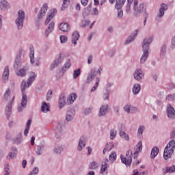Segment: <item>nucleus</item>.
<instances>
[{"mask_svg": "<svg viewBox=\"0 0 175 175\" xmlns=\"http://www.w3.org/2000/svg\"><path fill=\"white\" fill-rule=\"evenodd\" d=\"M144 131V126H140L138 129V135L142 136L143 135V132Z\"/></svg>", "mask_w": 175, "mask_h": 175, "instance_id": "obj_55", "label": "nucleus"}, {"mask_svg": "<svg viewBox=\"0 0 175 175\" xmlns=\"http://www.w3.org/2000/svg\"><path fill=\"white\" fill-rule=\"evenodd\" d=\"M152 40H154V37L150 36L149 37L146 38L142 43V51L143 54L140 58V64H145L146 61L148 58V50H150V44L152 43Z\"/></svg>", "mask_w": 175, "mask_h": 175, "instance_id": "obj_1", "label": "nucleus"}, {"mask_svg": "<svg viewBox=\"0 0 175 175\" xmlns=\"http://www.w3.org/2000/svg\"><path fill=\"white\" fill-rule=\"evenodd\" d=\"M29 57L31 64H35V51L33 48H30Z\"/></svg>", "mask_w": 175, "mask_h": 175, "instance_id": "obj_36", "label": "nucleus"}, {"mask_svg": "<svg viewBox=\"0 0 175 175\" xmlns=\"http://www.w3.org/2000/svg\"><path fill=\"white\" fill-rule=\"evenodd\" d=\"M60 42L61 43H66L68 42V37L66 36H60Z\"/></svg>", "mask_w": 175, "mask_h": 175, "instance_id": "obj_57", "label": "nucleus"}, {"mask_svg": "<svg viewBox=\"0 0 175 175\" xmlns=\"http://www.w3.org/2000/svg\"><path fill=\"white\" fill-rule=\"evenodd\" d=\"M137 33H139V29H136L134 33H132L130 36L126 40L124 44H129V43H132L136 39L137 36Z\"/></svg>", "mask_w": 175, "mask_h": 175, "instance_id": "obj_13", "label": "nucleus"}, {"mask_svg": "<svg viewBox=\"0 0 175 175\" xmlns=\"http://www.w3.org/2000/svg\"><path fill=\"white\" fill-rule=\"evenodd\" d=\"M174 148H175V140L172 139L167 144L164 150L163 158L165 161H167L169 158H172V155H173V153L174 152Z\"/></svg>", "mask_w": 175, "mask_h": 175, "instance_id": "obj_2", "label": "nucleus"}, {"mask_svg": "<svg viewBox=\"0 0 175 175\" xmlns=\"http://www.w3.org/2000/svg\"><path fill=\"white\" fill-rule=\"evenodd\" d=\"M32 122V120L31 119H29L27 124L26 127L24 131V135L28 136V132H29V128H31V123Z\"/></svg>", "mask_w": 175, "mask_h": 175, "instance_id": "obj_34", "label": "nucleus"}, {"mask_svg": "<svg viewBox=\"0 0 175 175\" xmlns=\"http://www.w3.org/2000/svg\"><path fill=\"white\" fill-rule=\"evenodd\" d=\"M39 173V168L36 167L33 169V170L29 173L30 175H36Z\"/></svg>", "mask_w": 175, "mask_h": 175, "instance_id": "obj_54", "label": "nucleus"}, {"mask_svg": "<svg viewBox=\"0 0 175 175\" xmlns=\"http://www.w3.org/2000/svg\"><path fill=\"white\" fill-rule=\"evenodd\" d=\"M18 68H21V59L20 57H16L14 64V68L17 70Z\"/></svg>", "mask_w": 175, "mask_h": 175, "instance_id": "obj_37", "label": "nucleus"}, {"mask_svg": "<svg viewBox=\"0 0 175 175\" xmlns=\"http://www.w3.org/2000/svg\"><path fill=\"white\" fill-rule=\"evenodd\" d=\"M69 1L70 0H63V4L61 8V10L64 12L68 8V5H69Z\"/></svg>", "mask_w": 175, "mask_h": 175, "instance_id": "obj_45", "label": "nucleus"}, {"mask_svg": "<svg viewBox=\"0 0 175 175\" xmlns=\"http://www.w3.org/2000/svg\"><path fill=\"white\" fill-rule=\"evenodd\" d=\"M14 102V96L12 97L8 105L5 107V112H12V105Z\"/></svg>", "mask_w": 175, "mask_h": 175, "instance_id": "obj_38", "label": "nucleus"}, {"mask_svg": "<svg viewBox=\"0 0 175 175\" xmlns=\"http://www.w3.org/2000/svg\"><path fill=\"white\" fill-rule=\"evenodd\" d=\"M133 77L135 80H137V81H142V79L144 78L143 70H142L141 68L136 69L135 72L133 73Z\"/></svg>", "mask_w": 175, "mask_h": 175, "instance_id": "obj_10", "label": "nucleus"}, {"mask_svg": "<svg viewBox=\"0 0 175 175\" xmlns=\"http://www.w3.org/2000/svg\"><path fill=\"white\" fill-rule=\"evenodd\" d=\"M132 155H133V154L132 153V150H129L126 152V157H124V156H122V154H121L120 158H121V161H122V163H124V165H126V166H131V165L132 163Z\"/></svg>", "mask_w": 175, "mask_h": 175, "instance_id": "obj_8", "label": "nucleus"}, {"mask_svg": "<svg viewBox=\"0 0 175 175\" xmlns=\"http://www.w3.org/2000/svg\"><path fill=\"white\" fill-rule=\"evenodd\" d=\"M99 81L100 79L98 77L96 78V83L95 85L93 86V88L91 89V92H94V91H95L96 90V88H98V85H99Z\"/></svg>", "mask_w": 175, "mask_h": 175, "instance_id": "obj_47", "label": "nucleus"}, {"mask_svg": "<svg viewBox=\"0 0 175 175\" xmlns=\"http://www.w3.org/2000/svg\"><path fill=\"white\" fill-rule=\"evenodd\" d=\"M44 148V146L43 144L39 145L37 146V150L36 151V154L38 155H42V150Z\"/></svg>", "mask_w": 175, "mask_h": 175, "instance_id": "obj_43", "label": "nucleus"}, {"mask_svg": "<svg viewBox=\"0 0 175 175\" xmlns=\"http://www.w3.org/2000/svg\"><path fill=\"white\" fill-rule=\"evenodd\" d=\"M47 9H49V6H47V3H44L43 6L41 8L39 11L37 16L36 18V25L39 28L40 27V24L42 23V21L46 16V13L47 12Z\"/></svg>", "mask_w": 175, "mask_h": 175, "instance_id": "obj_4", "label": "nucleus"}, {"mask_svg": "<svg viewBox=\"0 0 175 175\" xmlns=\"http://www.w3.org/2000/svg\"><path fill=\"white\" fill-rule=\"evenodd\" d=\"M101 74H102V69L97 70L95 68H92L90 70L86 79L87 84H90V83H92V81H94V80H95V77H96V75H99L100 76Z\"/></svg>", "mask_w": 175, "mask_h": 175, "instance_id": "obj_7", "label": "nucleus"}, {"mask_svg": "<svg viewBox=\"0 0 175 175\" xmlns=\"http://www.w3.org/2000/svg\"><path fill=\"white\" fill-rule=\"evenodd\" d=\"M66 105V96L65 94H62L59 98V108L62 109Z\"/></svg>", "mask_w": 175, "mask_h": 175, "instance_id": "obj_17", "label": "nucleus"}, {"mask_svg": "<svg viewBox=\"0 0 175 175\" xmlns=\"http://www.w3.org/2000/svg\"><path fill=\"white\" fill-rule=\"evenodd\" d=\"M55 13H57V10L55 9L51 10V12L48 13V16L45 21V25H47V24L53 20L54 16H55Z\"/></svg>", "mask_w": 175, "mask_h": 175, "instance_id": "obj_15", "label": "nucleus"}, {"mask_svg": "<svg viewBox=\"0 0 175 175\" xmlns=\"http://www.w3.org/2000/svg\"><path fill=\"white\" fill-rule=\"evenodd\" d=\"M135 151L134 153L135 157L137 158V155H139V152L143 150V144H142V141H139L137 144L136 145Z\"/></svg>", "mask_w": 175, "mask_h": 175, "instance_id": "obj_23", "label": "nucleus"}, {"mask_svg": "<svg viewBox=\"0 0 175 175\" xmlns=\"http://www.w3.org/2000/svg\"><path fill=\"white\" fill-rule=\"evenodd\" d=\"M167 169H168V173H173L174 172H175V165L167 167Z\"/></svg>", "mask_w": 175, "mask_h": 175, "instance_id": "obj_64", "label": "nucleus"}, {"mask_svg": "<svg viewBox=\"0 0 175 175\" xmlns=\"http://www.w3.org/2000/svg\"><path fill=\"white\" fill-rule=\"evenodd\" d=\"M142 87L139 83H135L133 87V93L134 95H137L140 92Z\"/></svg>", "mask_w": 175, "mask_h": 175, "instance_id": "obj_31", "label": "nucleus"}, {"mask_svg": "<svg viewBox=\"0 0 175 175\" xmlns=\"http://www.w3.org/2000/svg\"><path fill=\"white\" fill-rule=\"evenodd\" d=\"M113 147H114V144L111 143H107L105 148L107 150V151H111V150L113 149Z\"/></svg>", "mask_w": 175, "mask_h": 175, "instance_id": "obj_58", "label": "nucleus"}, {"mask_svg": "<svg viewBox=\"0 0 175 175\" xmlns=\"http://www.w3.org/2000/svg\"><path fill=\"white\" fill-rule=\"evenodd\" d=\"M32 85L29 82L25 81H23L21 83V90L22 92V106L23 107H25L27 106V103H28V98L27 97V94L25 92V90L29 88Z\"/></svg>", "mask_w": 175, "mask_h": 175, "instance_id": "obj_3", "label": "nucleus"}, {"mask_svg": "<svg viewBox=\"0 0 175 175\" xmlns=\"http://www.w3.org/2000/svg\"><path fill=\"white\" fill-rule=\"evenodd\" d=\"M109 163V160L107 159H105L103 160L102 164H101V168L100 173V174H103L105 172H106V170L107 169V163Z\"/></svg>", "mask_w": 175, "mask_h": 175, "instance_id": "obj_22", "label": "nucleus"}, {"mask_svg": "<svg viewBox=\"0 0 175 175\" xmlns=\"http://www.w3.org/2000/svg\"><path fill=\"white\" fill-rule=\"evenodd\" d=\"M13 142L15 144H20L23 142V136L21 133H18L16 138H14Z\"/></svg>", "mask_w": 175, "mask_h": 175, "instance_id": "obj_33", "label": "nucleus"}, {"mask_svg": "<svg viewBox=\"0 0 175 175\" xmlns=\"http://www.w3.org/2000/svg\"><path fill=\"white\" fill-rule=\"evenodd\" d=\"M107 111H109V105L107 104L102 105L99 110L98 117H103L104 116H106L107 114Z\"/></svg>", "mask_w": 175, "mask_h": 175, "instance_id": "obj_12", "label": "nucleus"}, {"mask_svg": "<svg viewBox=\"0 0 175 175\" xmlns=\"http://www.w3.org/2000/svg\"><path fill=\"white\" fill-rule=\"evenodd\" d=\"M64 126H65V122H64V121L59 122L57 126L56 131L62 132V129H64Z\"/></svg>", "mask_w": 175, "mask_h": 175, "instance_id": "obj_42", "label": "nucleus"}, {"mask_svg": "<svg viewBox=\"0 0 175 175\" xmlns=\"http://www.w3.org/2000/svg\"><path fill=\"white\" fill-rule=\"evenodd\" d=\"M59 29L62 32H69L70 31V27L68 23L64 22L60 23Z\"/></svg>", "mask_w": 175, "mask_h": 175, "instance_id": "obj_18", "label": "nucleus"}, {"mask_svg": "<svg viewBox=\"0 0 175 175\" xmlns=\"http://www.w3.org/2000/svg\"><path fill=\"white\" fill-rule=\"evenodd\" d=\"M36 76L38 75L35 72H30L27 82L32 85V83H33L34 80L36 79Z\"/></svg>", "mask_w": 175, "mask_h": 175, "instance_id": "obj_32", "label": "nucleus"}, {"mask_svg": "<svg viewBox=\"0 0 175 175\" xmlns=\"http://www.w3.org/2000/svg\"><path fill=\"white\" fill-rule=\"evenodd\" d=\"M125 2H126V0H116L115 9L117 10L122 9L125 5Z\"/></svg>", "mask_w": 175, "mask_h": 175, "instance_id": "obj_24", "label": "nucleus"}, {"mask_svg": "<svg viewBox=\"0 0 175 175\" xmlns=\"http://www.w3.org/2000/svg\"><path fill=\"white\" fill-rule=\"evenodd\" d=\"M65 150L64 145H56L54 147L53 151L55 154L59 155Z\"/></svg>", "mask_w": 175, "mask_h": 175, "instance_id": "obj_25", "label": "nucleus"}, {"mask_svg": "<svg viewBox=\"0 0 175 175\" xmlns=\"http://www.w3.org/2000/svg\"><path fill=\"white\" fill-rule=\"evenodd\" d=\"M61 136H62V131L56 130V133H55L56 139H61Z\"/></svg>", "mask_w": 175, "mask_h": 175, "instance_id": "obj_62", "label": "nucleus"}, {"mask_svg": "<svg viewBox=\"0 0 175 175\" xmlns=\"http://www.w3.org/2000/svg\"><path fill=\"white\" fill-rule=\"evenodd\" d=\"M84 147H85V141L83 140V139H80L77 148L78 151H83Z\"/></svg>", "mask_w": 175, "mask_h": 175, "instance_id": "obj_35", "label": "nucleus"}, {"mask_svg": "<svg viewBox=\"0 0 175 175\" xmlns=\"http://www.w3.org/2000/svg\"><path fill=\"white\" fill-rule=\"evenodd\" d=\"M0 9L2 12H6L10 9V4L6 0H1L0 1Z\"/></svg>", "mask_w": 175, "mask_h": 175, "instance_id": "obj_14", "label": "nucleus"}, {"mask_svg": "<svg viewBox=\"0 0 175 175\" xmlns=\"http://www.w3.org/2000/svg\"><path fill=\"white\" fill-rule=\"evenodd\" d=\"M139 1L137 0H134L133 2V9H134V16L135 17H139V16L143 14L146 12V5L144 3H140L138 5Z\"/></svg>", "mask_w": 175, "mask_h": 175, "instance_id": "obj_5", "label": "nucleus"}, {"mask_svg": "<svg viewBox=\"0 0 175 175\" xmlns=\"http://www.w3.org/2000/svg\"><path fill=\"white\" fill-rule=\"evenodd\" d=\"M51 98H53V90H49L46 94V100L49 102L51 100Z\"/></svg>", "mask_w": 175, "mask_h": 175, "instance_id": "obj_50", "label": "nucleus"}, {"mask_svg": "<svg viewBox=\"0 0 175 175\" xmlns=\"http://www.w3.org/2000/svg\"><path fill=\"white\" fill-rule=\"evenodd\" d=\"M41 111L43 113H47L48 111H50V106H49V104L46 102H42L41 105Z\"/></svg>", "mask_w": 175, "mask_h": 175, "instance_id": "obj_30", "label": "nucleus"}, {"mask_svg": "<svg viewBox=\"0 0 175 175\" xmlns=\"http://www.w3.org/2000/svg\"><path fill=\"white\" fill-rule=\"evenodd\" d=\"M109 96H110V92H109L108 89H106V92L103 94L104 100H106V99H109Z\"/></svg>", "mask_w": 175, "mask_h": 175, "instance_id": "obj_53", "label": "nucleus"}, {"mask_svg": "<svg viewBox=\"0 0 175 175\" xmlns=\"http://www.w3.org/2000/svg\"><path fill=\"white\" fill-rule=\"evenodd\" d=\"M62 61H64V57H62V54H59L53 62L58 66L60 64H62Z\"/></svg>", "mask_w": 175, "mask_h": 175, "instance_id": "obj_41", "label": "nucleus"}, {"mask_svg": "<svg viewBox=\"0 0 175 175\" xmlns=\"http://www.w3.org/2000/svg\"><path fill=\"white\" fill-rule=\"evenodd\" d=\"M166 100H168V102H174L175 100V94H168L166 98Z\"/></svg>", "mask_w": 175, "mask_h": 175, "instance_id": "obj_46", "label": "nucleus"}, {"mask_svg": "<svg viewBox=\"0 0 175 175\" xmlns=\"http://www.w3.org/2000/svg\"><path fill=\"white\" fill-rule=\"evenodd\" d=\"M77 98V94H76V93H71L68 96L67 103H68V105H72V103L75 102V100H76Z\"/></svg>", "mask_w": 175, "mask_h": 175, "instance_id": "obj_26", "label": "nucleus"}, {"mask_svg": "<svg viewBox=\"0 0 175 175\" xmlns=\"http://www.w3.org/2000/svg\"><path fill=\"white\" fill-rule=\"evenodd\" d=\"M159 153V148L157 146L153 147L151 150L150 158L152 159H154V158H155V157H157Z\"/></svg>", "mask_w": 175, "mask_h": 175, "instance_id": "obj_28", "label": "nucleus"}, {"mask_svg": "<svg viewBox=\"0 0 175 175\" xmlns=\"http://www.w3.org/2000/svg\"><path fill=\"white\" fill-rule=\"evenodd\" d=\"M9 98H10V89L8 88L4 94V99L9 100Z\"/></svg>", "mask_w": 175, "mask_h": 175, "instance_id": "obj_48", "label": "nucleus"}, {"mask_svg": "<svg viewBox=\"0 0 175 175\" xmlns=\"http://www.w3.org/2000/svg\"><path fill=\"white\" fill-rule=\"evenodd\" d=\"M16 75L17 76H21V77H25V76H27V69L22 68L19 70Z\"/></svg>", "mask_w": 175, "mask_h": 175, "instance_id": "obj_40", "label": "nucleus"}, {"mask_svg": "<svg viewBox=\"0 0 175 175\" xmlns=\"http://www.w3.org/2000/svg\"><path fill=\"white\" fill-rule=\"evenodd\" d=\"M167 115L169 120H174L175 118V109L172 105L168 104L167 105Z\"/></svg>", "mask_w": 175, "mask_h": 175, "instance_id": "obj_9", "label": "nucleus"}, {"mask_svg": "<svg viewBox=\"0 0 175 175\" xmlns=\"http://www.w3.org/2000/svg\"><path fill=\"white\" fill-rule=\"evenodd\" d=\"M55 24L54 23V22H51L48 26V27L45 30V37L46 38H49V35H50V33H51V32H53V31H54V27H55Z\"/></svg>", "mask_w": 175, "mask_h": 175, "instance_id": "obj_16", "label": "nucleus"}, {"mask_svg": "<svg viewBox=\"0 0 175 175\" xmlns=\"http://www.w3.org/2000/svg\"><path fill=\"white\" fill-rule=\"evenodd\" d=\"M80 39V33H79V31H75L72 33V40L71 42L74 46H76L77 44V40Z\"/></svg>", "mask_w": 175, "mask_h": 175, "instance_id": "obj_21", "label": "nucleus"}, {"mask_svg": "<svg viewBox=\"0 0 175 175\" xmlns=\"http://www.w3.org/2000/svg\"><path fill=\"white\" fill-rule=\"evenodd\" d=\"M108 55L111 57L113 58L114 55H116V49H111L110 51L108 53Z\"/></svg>", "mask_w": 175, "mask_h": 175, "instance_id": "obj_59", "label": "nucleus"}, {"mask_svg": "<svg viewBox=\"0 0 175 175\" xmlns=\"http://www.w3.org/2000/svg\"><path fill=\"white\" fill-rule=\"evenodd\" d=\"M92 112V108L91 107L86 108L84 111V113L86 116L88 114H91Z\"/></svg>", "mask_w": 175, "mask_h": 175, "instance_id": "obj_63", "label": "nucleus"}, {"mask_svg": "<svg viewBox=\"0 0 175 175\" xmlns=\"http://www.w3.org/2000/svg\"><path fill=\"white\" fill-rule=\"evenodd\" d=\"M124 17V11L122 10H118L117 18H122Z\"/></svg>", "mask_w": 175, "mask_h": 175, "instance_id": "obj_52", "label": "nucleus"}, {"mask_svg": "<svg viewBox=\"0 0 175 175\" xmlns=\"http://www.w3.org/2000/svg\"><path fill=\"white\" fill-rule=\"evenodd\" d=\"M18 152V151L17 150V148L13 146L12 152H10L7 156V159H14V158H16Z\"/></svg>", "mask_w": 175, "mask_h": 175, "instance_id": "obj_19", "label": "nucleus"}, {"mask_svg": "<svg viewBox=\"0 0 175 175\" xmlns=\"http://www.w3.org/2000/svg\"><path fill=\"white\" fill-rule=\"evenodd\" d=\"M75 114L76 111L74 109H68L66 112V120H67L68 122H70V121H72L75 118Z\"/></svg>", "mask_w": 175, "mask_h": 175, "instance_id": "obj_11", "label": "nucleus"}, {"mask_svg": "<svg viewBox=\"0 0 175 175\" xmlns=\"http://www.w3.org/2000/svg\"><path fill=\"white\" fill-rule=\"evenodd\" d=\"M70 65H72L70 59H68L62 68V72H64L67 69H69V68H70Z\"/></svg>", "mask_w": 175, "mask_h": 175, "instance_id": "obj_39", "label": "nucleus"}, {"mask_svg": "<svg viewBox=\"0 0 175 175\" xmlns=\"http://www.w3.org/2000/svg\"><path fill=\"white\" fill-rule=\"evenodd\" d=\"M25 20V12L23 10L18 12V17L15 20V24L18 29H23L24 27V21Z\"/></svg>", "mask_w": 175, "mask_h": 175, "instance_id": "obj_6", "label": "nucleus"}, {"mask_svg": "<svg viewBox=\"0 0 175 175\" xmlns=\"http://www.w3.org/2000/svg\"><path fill=\"white\" fill-rule=\"evenodd\" d=\"M89 169L90 170H98L99 169V163L96 161H92L89 164Z\"/></svg>", "mask_w": 175, "mask_h": 175, "instance_id": "obj_29", "label": "nucleus"}, {"mask_svg": "<svg viewBox=\"0 0 175 175\" xmlns=\"http://www.w3.org/2000/svg\"><path fill=\"white\" fill-rule=\"evenodd\" d=\"M87 25H90V21H87V20L82 21V25H81V27H82L83 28H85Z\"/></svg>", "mask_w": 175, "mask_h": 175, "instance_id": "obj_56", "label": "nucleus"}, {"mask_svg": "<svg viewBox=\"0 0 175 175\" xmlns=\"http://www.w3.org/2000/svg\"><path fill=\"white\" fill-rule=\"evenodd\" d=\"M116 136H117V131L115 130H111L110 131V139L113 140V139H114V137H116Z\"/></svg>", "mask_w": 175, "mask_h": 175, "instance_id": "obj_51", "label": "nucleus"}, {"mask_svg": "<svg viewBox=\"0 0 175 175\" xmlns=\"http://www.w3.org/2000/svg\"><path fill=\"white\" fill-rule=\"evenodd\" d=\"M132 3H127V5L126 6V12L129 14V13H131V6Z\"/></svg>", "mask_w": 175, "mask_h": 175, "instance_id": "obj_60", "label": "nucleus"}, {"mask_svg": "<svg viewBox=\"0 0 175 175\" xmlns=\"http://www.w3.org/2000/svg\"><path fill=\"white\" fill-rule=\"evenodd\" d=\"M80 75H81V69L78 68L77 70H75L73 73V79H77Z\"/></svg>", "mask_w": 175, "mask_h": 175, "instance_id": "obj_44", "label": "nucleus"}, {"mask_svg": "<svg viewBox=\"0 0 175 175\" xmlns=\"http://www.w3.org/2000/svg\"><path fill=\"white\" fill-rule=\"evenodd\" d=\"M124 111H126V113H128V114H129V113H131V105H126L124 107Z\"/></svg>", "mask_w": 175, "mask_h": 175, "instance_id": "obj_61", "label": "nucleus"}, {"mask_svg": "<svg viewBox=\"0 0 175 175\" xmlns=\"http://www.w3.org/2000/svg\"><path fill=\"white\" fill-rule=\"evenodd\" d=\"M168 8L165 3H162L159 9V17H163L165 16V10H167Z\"/></svg>", "mask_w": 175, "mask_h": 175, "instance_id": "obj_27", "label": "nucleus"}, {"mask_svg": "<svg viewBox=\"0 0 175 175\" xmlns=\"http://www.w3.org/2000/svg\"><path fill=\"white\" fill-rule=\"evenodd\" d=\"M2 80L3 83H7L9 80V66H5L2 75Z\"/></svg>", "mask_w": 175, "mask_h": 175, "instance_id": "obj_20", "label": "nucleus"}, {"mask_svg": "<svg viewBox=\"0 0 175 175\" xmlns=\"http://www.w3.org/2000/svg\"><path fill=\"white\" fill-rule=\"evenodd\" d=\"M109 161H116L117 159V153L116 152H112V153L109 157Z\"/></svg>", "mask_w": 175, "mask_h": 175, "instance_id": "obj_49", "label": "nucleus"}]
</instances>
